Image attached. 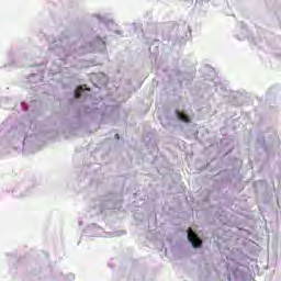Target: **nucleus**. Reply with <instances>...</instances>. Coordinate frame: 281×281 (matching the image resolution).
<instances>
[{
    "label": "nucleus",
    "instance_id": "1",
    "mask_svg": "<svg viewBox=\"0 0 281 281\" xmlns=\"http://www.w3.org/2000/svg\"><path fill=\"white\" fill-rule=\"evenodd\" d=\"M188 240L191 241V245L192 247H194V249H198V247H201L203 245V240L199 238V235H196V233H194L192 228L188 229Z\"/></svg>",
    "mask_w": 281,
    "mask_h": 281
},
{
    "label": "nucleus",
    "instance_id": "2",
    "mask_svg": "<svg viewBox=\"0 0 281 281\" xmlns=\"http://www.w3.org/2000/svg\"><path fill=\"white\" fill-rule=\"evenodd\" d=\"M176 115L178 116V120H180L181 122H184L186 124H190L191 122L190 116H188L186 113L177 110Z\"/></svg>",
    "mask_w": 281,
    "mask_h": 281
},
{
    "label": "nucleus",
    "instance_id": "3",
    "mask_svg": "<svg viewBox=\"0 0 281 281\" xmlns=\"http://www.w3.org/2000/svg\"><path fill=\"white\" fill-rule=\"evenodd\" d=\"M82 91H85V87L80 86L76 89L75 91V98L78 100V98H80V95L82 94Z\"/></svg>",
    "mask_w": 281,
    "mask_h": 281
},
{
    "label": "nucleus",
    "instance_id": "4",
    "mask_svg": "<svg viewBox=\"0 0 281 281\" xmlns=\"http://www.w3.org/2000/svg\"><path fill=\"white\" fill-rule=\"evenodd\" d=\"M115 137H116V139H120V135L119 134H115Z\"/></svg>",
    "mask_w": 281,
    "mask_h": 281
},
{
    "label": "nucleus",
    "instance_id": "5",
    "mask_svg": "<svg viewBox=\"0 0 281 281\" xmlns=\"http://www.w3.org/2000/svg\"><path fill=\"white\" fill-rule=\"evenodd\" d=\"M85 89H86L87 91H90V90H89V88H88V89H87V88H85Z\"/></svg>",
    "mask_w": 281,
    "mask_h": 281
}]
</instances>
